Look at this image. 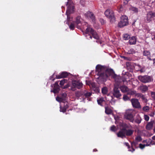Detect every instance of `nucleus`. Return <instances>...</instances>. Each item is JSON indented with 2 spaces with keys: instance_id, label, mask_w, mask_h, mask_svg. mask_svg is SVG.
<instances>
[{
  "instance_id": "nucleus-19",
  "label": "nucleus",
  "mask_w": 155,
  "mask_h": 155,
  "mask_svg": "<svg viewBox=\"0 0 155 155\" xmlns=\"http://www.w3.org/2000/svg\"><path fill=\"white\" fill-rule=\"evenodd\" d=\"M127 94L128 95H135V96L138 97L140 95V94H137V92L136 91L132 89H128L127 91Z\"/></svg>"
},
{
  "instance_id": "nucleus-45",
  "label": "nucleus",
  "mask_w": 155,
  "mask_h": 155,
  "mask_svg": "<svg viewBox=\"0 0 155 155\" xmlns=\"http://www.w3.org/2000/svg\"><path fill=\"white\" fill-rule=\"evenodd\" d=\"M154 115V112H152L151 114H149L150 116L151 117H153Z\"/></svg>"
},
{
  "instance_id": "nucleus-52",
  "label": "nucleus",
  "mask_w": 155,
  "mask_h": 155,
  "mask_svg": "<svg viewBox=\"0 0 155 155\" xmlns=\"http://www.w3.org/2000/svg\"><path fill=\"white\" fill-rule=\"evenodd\" d=\"M122 58H124V59H127V57H124V56H122Z\"/></svg>"
},
{
  "instance_id": "nucleus-1",
  "label": "nucleus",
  "mask_w": 155,
  "mask_h": 155,
  "mask_svg": "<svg viewBox=\"0 0 155 155\" xmlns=\"http://www.w3.org/2000/svg\"><path fill=\"white\" fill-rule=\"evenodd\" d=\"M119 125L120 127V128L121 130L117 134L118 137L123 138L125 137V136H130L133 133V131L132 130L129 129L126 130L127 125L125 123L120 122L119 123Z\"/></svg>"
},
{
  "instance_id": "nucleus-8",
  "label": "nucleus",
  "mask_w": 155,
  "mask_h": 155,
  "mask_svg": "<svg viewBox=\"0 0 155 155\" xmlns=\"http://www.w3.org/2000/svg\"><path fill=\"white\" fill-rule=\"evenodd\" d=\"M86 32L87 34H91L93 37L95 39L97 40L99 38V37L96 32L94 31L92 28H90V26H87L86 29Z\"/></svg>"
},
{
  "instance_id": "nucleus-36",
  "label": "nucleus",
  "mask_w": 155,
  "mask_h": 155,
  "mask_svg": "<svg viewBox=\"0 0 155 155\" xmlns=\"http://www.w3.org/2000/svg\"><path fill=\"white\" fill-rule=\"evenodd\" d=\"M69 28L71 30H73L74 29L75 26L73 23H72L69 25Z\"/></svg>"
},
{
  "instance_id": "nucleus-28",
  "label": "nucleus",
  "mask_w": 155,
  "mask_h": 155,
  "mask_svg": "<svg viewBox=\"0 0 155 155\" xmlns=\"http://www.w3.org/2000/svg\"><path fill=\"white\" fill-rule=\"evenodd\" d=\"M81 18L79 16H77L76 18L75 22L77 25H78L81 23Z\"/></svg>"
},
{
  "instance_id": "nucleus-13",
  "label": "nucleus",
  "mask_w": 155,
  "mask_h": 155,
  "mask_svg": "<svg viewBox=\"0 0 155 155\" xmlns=\"http://www.w3.org/2000/svg\"><path fill=\"white\" fill-rule=\"evenodd\" d=\"M84 16L92 20L93 22L95 21V17L93 13L90 11H88L84 14Z\"/></svg>"
},
{
  "instance_id": "nucleus-49",
  "label": "nucleus",
  "mask_w": 155,
  "mask_h": 155,
  "mask_svg": "<svg viewBox=\"0 0 155 155\" xmlns=\"http://www.w3.org/2000/svg\"><path fill=\"white\" fill-rule=\"evenodd\" d=\"M136 121L138 123H140L141 122V120H138L137 121V120H136Z\"/></svg>"
},
{
  "instance_id": "nucleus-59",
  "label": "nucleus",
  "mask_w": 155,
  "mask_h": 155,
  "mask_svg": "<svg viewBox=\"0 0 155 155\" xmlns=\"http://www.w3.org/2000/svg\"><path fill=\"white\" fill-rule=\"evenodd\" d=\"M54 79H52V80H53V81H54Z\"/></svg>"
},
{
  "instance_id": "nucleus-51",
  "label": "nucleus",
  "mask_w": 155,
  "mask_h": 155,
  "mask_svg": "<svg viewBox=\"0 0 155 155\" xmlns=\"http://www.w3.org/2000/svg\"><path fill=\"white\" fill-rule=\"evenodd\" d=\"M152 139L153 140H155V135L153 136L152 137Z\"/></svg>"
},
{
  "instance_id": "nucleus-23",
  "label": "nucleus",
  "mask_w": 155,
  "mask_h": 155,
  "mask_svg": "<svg viewBox=\"0 0 155 155\" xmlns=\"http://www.w3.org/2000/svg\"><path fill=\"white\" fill-rule=\"evenodd\" d=\"M136 39L135 37H132L129 40V43L130 45H134L136 43Z\"/></svg>"
},
{
  "instance_id": "nucleus-12",
  "label": "nucleus",
  "mask_w": 155,
  "mask_h": 155,
  "mask_svg": "<svg viewBox=\"0 0 155 155\" xmlns=\"http://www.w3.org/2000/svg\"><path fill=\"white\" fill-rule=\"evenodd\" d=\"M144 143H146L143 144H140L139 147L141 149H143L145 146H148L150 145L155 144V143L154 141H153L151 140H149L148 141L147 140H144L143 141Z\"/></svg>"
},
{
  "instance_id": "nucleus-26",
  "label": "nucleus",
  "mask_w": 155,
  "mask_h": 155,
  "mask_svg": "<svg viewBox=\"0 0 155 155\" xmlns=\"http://www.w3.org/2000/svg\"><path fill=\"white\" fill-rule=\"evenodd\" d=\"M102 93L104 94H107L108 92V88L106 87H103L101 90Z\"/></svg>"
},
{
  "instance_id": "nucleus-5",
  "label": "nucleus",
  "mask_w": 155,
  "mask_h": 155,
  "mask_svg": "<svg viewBox=\"0 0 155 155\" xmlns=\"http://www.w3.org/2000/svg\"><path fill=\"white\" fill-rule=\"evenodd\" d=\"M106 73H107V74L108 75L107 80L108 79H110L109 78L110 77L111 78L114 79L115 81H118L119 77L115 73L113 69H107Z\"/></svg>"
},
{
  "instance_id": "nucleus-33",
  "label": "nucleus",
  "mask_w": 155,
  "mask_h": 155,
  "mask_svg": "<svg viewBox=\"0 0 155 155\" xmlns=\"http://www.w3.org/2000/svg\"><path fill=\"white\" fill-rule=\"evenodd\" d=\"M123 38L125 40L128 39L130 38V36L127 34H124V35Z\"/></svg>"
},
{
  "instance_id": "nucleus-6",
  "label": "nucleus",
  "mask_w": 155,
  "mask_h": 155,
  "mask_svg": "<svg viewBox=\"0 0 155 155\" xmlns=\"http://www.w3.org/2000/svg\"><path fill=\"white\" fill-rule=\"evenodd\" d=\"M128 17L126 15H123L120 17V21L118 24V26L122 28L128 25Z\"/></svg>"
},
{
  "instance_id": "nucleus-50",
  "label": "nucleus",
  "mask_w": 155,
  "mask_h": 155,
  "mask_svg": "<svg viewBox=\"0 0 155 155\" xmlns=\"http://www.w3.org/2000/svg\"><path fill=\"white\" fill-rule=\"evenodd\" d=\"M152 60L153 61V64H154L155 63V58L153 59Z\"/></svg>"
},
{
  "instance_id": "nucleus-34",
  "label": "nucleus",
  "mask_w": 155,
  "mask_h": 155,
  "mask_svg": "<svg viewBox=\"0 0 155 155\" xmlns=\"http://www.w3.org/2000/svg\"><path fill=\"white\" fill-rule=\"evenodd\" d=\"M143 110L147 112L149 110V107L148 106H145L143 107Z\"/></svg>"
},
{
  "instance_id": "nucleus-15",
  "label": "nucleus",
  "mask_w": 155,
  "mask_h": 155,
  "mask_svg": "<svg viewBox=\"0 0 155 155\" xmlns=\"http://www.w3.org/2000/svg\"><path fill=\"white\" fill-rule=\"evenodd\" d=\"M155 17V13L152 12H148L147 14L146 20L147 22H150L153 20Z\"/></svg>"
},
{
  "instance_id": "nucleus-17",
  "label": "nucleus",
  "mask_w": 155,
  "mask_h": 155,
  "mask_svg": "<svg viewBox=\"0 0 155 155\" xmlns=\"http://www.w3.org/2000/svg\"><path fill=\"white\" fill-rule=\"evenodd\" d=\"M59 81L55 82L54 84V87L53 90H51V92H53L54 94L58 93L59 90V86L58 84Z\"/></svg>"
},
{
  "instance_id": "nucleus-40",
  "label": "nucleus",
  "mask_w": 155,
  "mask_h": 155,
  "mask_svg": "<svg viewBox=\"0 0 155 155\" xmlns=\"http://www.w3.org/2000/svg\"><path fill=\"white\" fill-rule=\"evenodd\" d=\"M60 112H64L66 111V109L65 108H62L61 107V106H60Z\"/></svg>"
},
{
  "instance_id": "nucleus-60",
  "label": "nucleus",
  "mask_w": 155,
  "mask_h": 155,
  "mask_svg": "<svg viewBox=\"0 0 155 155\" xmlns=\"http://www.w3.org/2000/svg\"><path fill=\"white\" fill-rule=\"evenodd\" d=\"M154 38L155 39V35H154Z\"/></svg>"
},
{
  "instance_id": "nucleus-42",
  "label": "nucleus",
  "mask_w": 155,
  "mask_h": 155,
  "mask_svg": "<svg viewBox=\"0 0 155 155\" xmlns=\"http://www.w3.org/2000/svg\"><path fill=\"white\" fill-rule=\"evenodd\" d=\"M80 2L82 5H85V0H80Z\"/></svg>"
},
{
  "instance_id": "nucleus-21",
  "label": "nucleus",
  "mask_w": 155,
  "mask_h": 155,
  "mask_svg": "<svg viewBox=\"0 0 155 155\" xmlns=\"http://www.w3.org/2000/svg\"><path fill=\"white\" fill-rule=\"evenodd\" d=\"M120 89L123 93L127 92L128 88L126 86L123 85L120 86Z\"/></svg>"
},
{
  "instance_id": "nucleus-32",
  "label": "nucleus",
  "mask_w": 155,
  "mask_h": 155,
  "mask_svg": "<svg viewBox=\"0 0 155 155\" xmlns=\"http://www.w3.org/2000/svg\"><path fill=\"white\" fill-rule=\"evenodd\" d=\"M67 81L65 79H63L60 81V84L61 86H63Z\"/></svg>"
},
{
  "instance_id": "nucleus-2",
  "label": "nucleus",
  "mask_w": 155,
  "mask_h": 155,
  "mask_svg": "<svg viewBox=\"0 0 155 155\" xmlns=\"http://www.w3.org/2000/svg\"><path fill=\"white\" fill-rule=\"evenodd\" d=\"M105 68L100 64L97 65L96 67V71L97 74L99 76V78L102 81H105L107 80L108 74L106 73Z\"/></svg>"
},
{
  "instance_id": "nucleus-57",
  "label": "nucleus",
  "mask_w": 155,
  "mask_h": 155,
  "mask_svg": "<svg viewBox=\"0 0 155 155\" xmlns=\"http://www.w3.org/2000/svg\"><path fill=\"white\" fill-rule=\"evenodd\" d=\"M77 27L78 28H79V27H78V26H77Z\"/></svg>"
},
{
  "instance_id": "nucleus-58",
  "label": "nucleus",
  "mask_w": 155,
  "mask_h": 155,
  "mask_svg": "<svg viewBox=\"0 0 155 155\" xmlns=\"http://www.w3.org/2000/svg\"><path fill=\"white\" fill-rule=\"evenodd\" d=\"M145 101H146V102H147V101H147V99H145Z\"/></svg>"
},
{
  "instance_id": "nucleus-43",
  "label": "nucleus",
  "mask_w": 155,
  "mask_h": 155,
  "mask_svg": "<svg viewBox=\"0 0 155 155\" xmlns=\"http://www.w3.org/2000/svg\"><path fill=\"white\" fill-rule=\"evenodd\" d=\"M100 21L102 25L104 23V20L102 19H100Z\"/></svg>"
},
{
  "instance_id": "nucleus-47",
  "label": "nucleus",
  "mask_w": 155,
  "mask_h": 155,
  "mask_svg": "<svg viewBox=\"0 0 155 155\" xmlns=\"http://www.w3.org/2000/svg\"><path fill=\"white\" fill-rule=\"evenodd\" d=\"M63 96L64 97H65L66 96V93H64L63 94Z\"/></svg>"
},
{
  "instance_id": "nucleus-35",
  "label": "nucleus",
  "mask_w": 155,
  "mask_h": 155,
  "mask_svg": "<svg viewBox=\"0 0 155 155\" xmlns=\"http://www.w3.org/2000/svg\"><path fill=\"white\" fill-rule=\"evenodd\" d=\"M111 130L113 131H115L117 130L116 127L114 125L112 126L110 128Z\"/></svg>"
},
{
  "instance_id": "nucleus-31",
  "label": "nucleus",
  "mask_w": 155,
  "mask_h": 155,
  "mask_svg": "<svg viewBox=\"0 0 155 155\" xmlns=\"http://www.w3.org/2000/svg\"><path fill=\"white\" fill-rule=\"evenodd\" d=\"M123 100L125 101L130 100V98L126 95H124L123 98Z\"/></svg>"
},
{
  "instance_id": "nucleus-16",
  "label": "nucleus",
  "mask_w": 155,
  "mask_h": 155,
  "mask_svg": "<svg viewBox=\"0 0 155 155\" xmlns=\"http://www.w3.org/2000/svg\"><path fill=\"white\" fill-rule=\"evenodd\" d=\"M76 96L79 97L81 96V95L83 96H84L86 97H90L91 95V93L90 92H87L86 91H85L83 94H82L80 92H78L76 94Z\"/></svg>"
},
{
  "instance_id": "nucleus-55",
  "label": "nucleus",
  "mask_w": 155,
  "mask_h": 155,
  "mask_svg": "<svg viewBox=\"0 0 155 155\" xmlns=\"http://www.w3.org/2000/svg\"><path fill=\"white\" fill-rule=\"evenodd\" d=\"M84 23L85 24V25H87V23Z\"/></svg>"
},
{
  "instance_id": "nucleus-46",
  "label": "nucleus",
  "mask_w": 155,
  "mask_h": 155,
  "mask_svg": "<svg viewBox=\"0 0 155 155\" xmlns=\"http://www.w3.org/2000/svg\"><path fill=\"white\" fill-rule=\"evenodd\" d=\"M132 150H129V151H131L132 152H133L135 150L133 148H132Z\"/></svg>"
},
{
  "instance_id": "nucleus-41",
  "label": "nucleus",
  "mask_w": 155,
  "mask_h": 155,
  "mask_svg": "<svg viewBox=\"0 0 155 155\" xmlns=\"http://www.w3.org/2000/svg\"><path fill=\"white\" fill-rule=\"evenodd\" d=\"M144 119L148 121L149 120V117L148 115H144Z\"/></svg>"
},
{
  "instance_id": "nucleus-30",
  "label": "nucleus",
  "mask_w": 155,
  "mask_h": 155,
  "mask_svg": "<svg viewBox=\"0 0 155 155\" xmlns=\"http://www.w3.org/2000/svg\"><path fill=\"white\" fill-rule=\"evenodd\" d=\"M104 101V99L103 98H101L97 100L98 104L101 105V104Z\"/></svg>"
},
{
  "instance_id": "nucleus-22",
  "label": "nucleus",
  "mask_w": 155,
  "mask_h": 155,
  "mask_svg": "<svg viewBox=\"0 0 155 155\" xmlns=\"http://www.w3.org/2000/svg\"><path fill=\"white\" fill-rule=\"evenodd\" d=\"M138 89L142 92H145L148 90V87L146 85H142L140 86Z\"/></svg>"
},
{
  "instance_id": "nucleus-38",
  "label": "nucleus",
  "mask_w": 155,
  "mask_h": 155,
  "mask_svg": "<svg viewBox=\"0 0 155 155\" xmlns=\"http://www.w3.org/2000/svg\"><path fill=\"white\" fill-rule=\"evenodd\" d=\"M63 98L60 97H57L56 98V100L59 102H61L63 100Z\"/></svg>"
},
{
  "instance_id": "nucleus-4",
  "label": "nucleus",
  "mask_w": 155,
  "mask_h": 155,
  "mask_svg": "<svg viewBox=\"0 0 155 155\" xmlns=\"http://www.w3.org/2000/svg\"><path fill=\"white\" fill-rule=\"evenodd\" d=\"M135 114V111L132 109L127 110L125 115V118L133 122L134 121V117Z\"/></svg>"
},
{
  "instance_id": "nucleus-20",
  "label": "nucleus",
  "mask_w": 155,
  "mask_h": 155,
  "mask_svg": "<svg viewBox=\"0 0 155 155\" xmlns=\"http://www.w3.org/2000/svg\"><path fill=\"white\" fill-rule=\"evenodd\" d=\"M143 56H146L149 60L150 61L152 60V59L150 58V53L149 51L144 50L143 52Z\"/></svg>"
},
{
  "instance_id": "nucleus-10",
  "label": "nucleus",
  "mask_w": 155,
  "mask_h": 155,
  "mask_svg": "<svg viewBox=\"0 0 155 155\" xmlns=\"http://www.w3.org/2000/svg\"><path fill=\"white\" fill-rule=\"evenodd\" d=\"M113 94L114 97L117 98H120L121 96L120 91L118 89V86L115 84H114Z\"/></svg>"
},
{
  "instance_id": "nucleus-11",
  "label": "nucleus",
  "mask_w": 155,
  "mask_h": 155,
  "mask_svg": "<svg viewBox=\"0 0 155 155\" xmlns=\"http://www.w3.org/2000/svg\"><path fill=\"white\" fill-rule=\"evenodd\" d=\"M138 79L140 81L144 83L150 82L152 79L150 76L147 75L140 76L138 77Z\"/></svg>"
},
{
  "instance_id": "nucleus-7",
  "label": "nucleus",
  "mask_w": 155,
  "mask_h": 155,
  "mask_svg": "<svg viewBox=\"0 0 155 155\" xmlns=\"http://www.w3.org/2000/svg\"><path fill=\"white\" fill-rule=\"evenodd\" d=\"M83 84L81 82L79 81L73 80L72 81V84L71 85V89L72 90L74 91L76 88L80 89L82 87Z\"/></svg>"
},
{
  "instance_id": "nucleus-25",
  "label": "nucleus",
  "mask_w": 155,
  "mask_h": 155,
  "mask_svg": "<svg viewBox=\"0 0 155 155\" xmlns=\"http://www.w3.org/2000/svg\"><path fill=\"white\" fill-rule=\"evenodd\" d=\"M127 54H133L135 53V50L133 48H130L126 52Z\"/></svg>"
},
{
  "instance_id": "nucleus-27",
  "label": "nucleus",
  "mask_w": 155,
  "mask_h": 155,
  "mask_svg": "<svg viewBox=\"0 0 155 155\" xmlns=\"http://www.w3.org/2000/svg\"><path fill=\"white\" fill-rule=\"evenodd\" d=\"M105 112L107 114H111L112 111L108 107H105Z\"/></svg>"
},
{
  "instance_id": "nucleus-29",
  "label": "nucleus",
  "mask_w": 155,
  "mask_h": 155,
  "mask_svg": "<svg viewBox=\"0 0 155 155\" xmlns=\"http://www.w3.org/2000/svg\"><path fill=\"white\" fill-rule=\"evenodd\" d=\"M129 9L130 10L134 12H135V13H136L138 12L137 8H135L134 7H130V8Z\"/></svg>"
},
{
  "instance_id": "nucleus-3",
  "label": "nucleus",
  "mask_w": 155,
  "mask_h": 155,
  "mask_svg": "<svg viewBox=\"0 0 155 155\" xmlns=\"http://www.w3.org/2000/svg\"><path fill=\"white\" fill-rule=\"evenodd\" d=\"M66 5L67 6V9L66 11V14L67 15L68 20L66 23L69 25V22L72 21L73 20L72 18L70 17V14L74 12V7L73 3L69 0H68Z\"/></svg>"
},
{
  "instance_id": "nucleus-18",
  "label": "nucleus",
  "mask_w": 155,
  "mask_h": 155,
  "mask_svg": "<svg viewBox=\"0 0 155 155\" xmlns=\"http://www.w3.org/2000/svg\"><path fill=\"white\" fill-rule=\"evenodd\" d=\"M69 73L66 72H63L59 74L56 75V78L57 79H60L66 77L68 75Z\"/></svg>"
},
{
  "instance_id": "nucleus-9",
  "label": "nucleus",
  "mask_w": 155,
  "mask_h": 155,
  "mask_svg": "<svg viewBox=\"0 0 155 155\" xmlns=\"http://www.w3.org/2000/svg\"><path fill=\"white\" fill-rule=\"evenodd\" d=\"M105 15L107 17L110 19L111 21L113 22L115 21L114 13L112 11H110V10H106L105 12Z\"/></svg>"
},
{
  "instance_id": "nucleus-14",
  "label": "nucleus",
  "mask_w": 155,
  "mask_h": 155,
  "mask_svg": "<svg viewBox=\"0 0 155 155\" xmlns=\"http://www.w3.org/2000/svg\"><path fill=\"white\" fill-rule=\"evenodd\" d=\"M132 105L134 107L136 108H140V105L138 99H132L131 100Z\"/></svg>"
},
{
  "instance_id": "nucleus-53",
  "label": "nucleus",
  "mask_w": 155,
  "mask_h": 155,
  "mask_svg": "<svg viewBox=\"0 0 155 155\" xmlns=\"http://www.w3.org/2000/svg\"><path fill=\"white\" fill-rule=\"evenodd\" d=\"M88 36H89V38H91H91H92V36H91V35H88Z\"/></svg>"
},
{
  "instance_id": "nucleus-39",
  "label": "nucleus",
  "mask_w": 155,
  "mask_h": 155,
  "mask_svg": "<svg viewBox=\"0 0 155 155\" xmlns=\"http://www.w3.org/2000/svg\"><path fill=\"white\" fill-rule=\"evenodd\" d=\"M151 96L155 100V92H151Z\"/></svg>"
},
{
  "instance_id": "nucleus-48",
  "label": "nucleus",
  "mask_w": 155,
  "mask_h": 155,
  "mask_svg": "<svg viewBox=\"0 0 155 155\" xmlns=\"http://www.w3.org/2000/svg\"><path fill=\"white\" fill-rule=\"evenodd\" d=\"M131 145H132V147L133 146H134L135 145V142H133L131 143Z\"/></svg>"
},
{
  "instance_id": "nucleus-24",
  "label": "nucleus",
  "mask_w": 155,
  "mask_h": 155,
  "mask_svg": "<svg viewBox=\"0 0 155 155\" xmlns=\"http://www.w3.org/2000/svg\"><path fill=\"white\" fill-rule=\"evenodd\" d=\"M153 122H150L148 123L146 126V128L147 130H150L153 127Z\"/></svg>"
},
{
  "instance_id": "nucleus-56",
  "label": "nucleus",
  "mask_w": 155,
  "mask_h": 155,
  "mask_svg": "<svg viewBox=\"0 0 155 155\" xmlns=\"http://www.w3.org/2000/svg\"><path fill=\"white\" fill-rule=\"evenodd\" d=\"M95 150H96V151H97V150L96 149H94L93 150V151H95Z\"/></svg>"
},
{
  "instance_id": "nucleus-54",
  "label": "nucleus",
  "mask_w": 155,
  "mask_h": 155,
  "mask_svg": "<svg viewBox=\"0 0 155 155\" xmlns=\"http://www.w3.org/2000/svg\"><path fill=\"white\" fill-rule=\"evenodd\" d=\"M153 131L154 132H155V127H154V128L153 129Z\"/></svg>"
},
{
  "instance_id": "nucleus-44",
  "label": "nucleus",
  "mask_w": 155,
  "mask_h": 155,
  "mask_svg": "<svg viewBox=\"0 0 155 155\" xmlns=\"http://www.w3.org/2000/svg\"><path fill=\"white\" fill-rule=\"evenodd\" d=\"M124 144L126 146H127L128 148H129V145L128 143L125 142L124 143Z\"/></svg>"
},
{
  "instance_id": "nucleus-37",
  "label": "nucleus",
  "mask_w": 155,
  "mask_h": 155,
  "mask_svg": "<svg viewBox=\"0 0 155 155\" xmlns=\"http://www.w3.org/2000/svg\"><path fill=\"white\" fill-rule=\"evenodd\" d=\"M141 137L140 136H138L137 137H136L135 138V140L137 142H139L141 141Z\"/></svg>"
}]
</instances>
